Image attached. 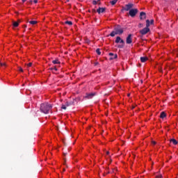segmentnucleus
Segmentation results:
<instances>
[{
	"instance_id": "f257e3e1",
	"label": "nucleus",
	"mask_w": 178,
	"mask_h": 178,
	"mask_svg": "<svg viewBox=\"0 0 178 178\" xmlns=\"http://www.w3.org/2000/svg\"><path fill=\"white\" fill-rule=\"evenodd\" d=\"M52 109V106L48 103L42 104L40 106V111L43 113H49Z\"/></svg>"
},
{
	"instance_id": "f03ea898",
	"label": "nucleus",
	"mask_w": 178,
	"mask_h": 178,
	"mask_svg": "<svg viewBox=\"0 0 178 178\" xmlns=\"http://www.w3.org/2000/svg\"><path fill=\"white\" fill-rule=\"evenodd\" d=\"M123 34V29L120 26H117L114 30L111 33V37H115V35H120Z\"/></svg>"
},
{
	"instance_id": "7ed1b4c3",
	"label": "nucleus",
	"mask_w": 178,
	"mask_h": 178,
	"mask_svg": "<svg viewBox=\"0 0 178 178\" xmlns=\"http://www.w3.org/2000/svg\"><path fill=\"white\" fill-rule=\"evenodd\" d=\"M150 30L149 28H144L143 29H141L139 33L140 34H141L142 35H145V34H147V33H149Z\"/></svg>"
},
{
	"instance_id": "20e7f679",
	"label": "nucleus",
	"mask_w": 178,
	"mask_h": 178,
	"mask_svg": "<svg viewBox=\"0 0 178 178\" xmlns=\"http://www.w3.org/2000/svg\"><path fill=\"white\" fill-rule=\"evenodd\" d=\"M138 13V10H137L136 8L131 9L129 10V15L131 17H134V16H136V15H137Z\"/></svg>"
},
{
	"instance_id": "39448f33",
	"label": "nucleus",
	"mask_w": 178,
	"mask_h": 178,
	"mask_svg": "<svg viewBox=\"0 0 178 178\" xmlns=\"http://www.w3.org/2000/svg\"><path fill=\"white\" fill-rule=\"evenodd\" d=\"M133 42V35L129 34L126 39V43L127 44H131Z\"/></svg>"
},
{
	"instance_id": "423d86ee",
	"label": "nucleus",
	"mask_w": 178,
	"mask_h": 178,
	"mask_svg": "<svg viewBox=\"0 0 178 178\" xmlns=\"http://www.w3.org/2000/svg\"><path fill=\"white\" fill-rule=\"evenodd\" d=\"M115 42V44H124V40H123V39H121L120 36H117Z\"/></svg>"
},
{
	"instance_id": "0eeeda50",
	"label": "nucleus",
	"mask_w": 178,
	"mask_h": 178,
	"mask_svg": "<svg viewBox=\"0 0 178 178\" xmlns=\"http://www.w3.org/2000/svg\"><path fill=\"white\" fill-rule=\"evenodd\" d=\"M133 6H134V5L132 3L127 4L125 6V8H124V10L127 12V11L130 10L131 9V8H133Z\"/></svg>"
},
{
	"instance_id": "6e6552de",
	"label": "nucleus",
	"mask_w": 178,
	"mask_h": 178,
	"mask_svg": "<svg viewBox=\"0 0 178 178\" xmlns=\"http://www.w3.org/2000/svg\"><path fill=\"white\" fill-rule=\"evenodd\" d=\"M140 20H144L147 17V15L144 12H141L140 14Z\"/></svg>"
},
{
	"instance_id": "1a4fd4ad",
	"label": "nucleus",
	"mask_w": 178,
	"mask_h": 178,
	"mask_svg": "<svg viewBox=\"0 0 178 178\" xmlns=\"http://www.w3.org/2000/svg\"><path fill=\"white\" fill-rule=\"evenodd\" d=\"M109 56H111L110 59L113 60L118 58V54H113V53H109Z\"/></svg>"
},
{
	"instance_id": "9d476101",
	"label": "nucleus",
	"mask_w": 178,
	"mask_h": 178,
	"mask_svg": "<svg viewBox=\"0 0 178 178\" xmlns=\"http://www.w3.org/2000/svg\"><path fill=\"white\" fill-rule=\"evenodd\" d=\"M106 8H99V9L97 10V13H104L105 12Z\"/></svg>"
},
{
	"instance_id": "9b49d317",
	"label": "nucleus",
	"mask_w": 178,
	"mask_h": 178,
	"mask_svg": "<svg viewBox=\"0 0 178 178\" xmlns=\"http://www.w3.org/2000/svg\"><path fill=\"white\" fill-rule=\"evenodd\" d=\"M95 93H88L86 94V98H88V99H91L92 97H95Z\"/></svg>"
},
{
	"instance_id": "f8f14e48",
	"label": "nucleus",
	"mask_w": 178,
	"mask_h": 178,
	"mask_svg": "<svg viewBox=\"0 0 178 178\" xmlns=\"http://www.w3.org/2000/svg\"><path fill=\"white\" fill-rule=\"evenodd\" d=\"M147 60H148V57H141L140 58V62H142L143 63L147 62Z\"/></svg>"
},
{
	"instance_id": "ddd939ff",
	"label": "nucleus",
	"mask_w": 178,
	"mask_h": 178,
	"mask_svg": "<svg viewBox=\"0 0 178 178\" xmlns=\"http://www.w3.org/2000/svg\"><path fill=\"white\" fill-rule=\"evenodd\" d=\"M161 119H165L166 118V113L165 112H161L160 115Z\"/></svg>"
},
{
	"instance_id": "4468645a",
	"label": "nucleus",
	"mask_w": 178,
	"mask_h": 178,
	"mask_svg": "<svg viewBox=\"0 0 178 178\" xmlns=\"http://www.w3.org/2000/svg\"><path fill=\"white\" fill-rule=\"evenodd\" d=\"M52 63H54V65H60V61H59V60L56 59V60H54L52 61Z\"/></svg>"
},
{
	"instance_id": "2eb2a0df",
	"label": "nucleus",
	"mask_w": 178,
	"mask_h": 178,
	"mask_svg": "<svg viewBox=\"0 0 178 178\" xmlns=\"http://www.w3.org/2000/svg\"><path fill=\"white\" fill-rule=\"evenodd\" d=\"M170 143H172V144H174V145H177V140H176V139H171Z\"/></svg>"
},
{
	"instance_id": "dca6fc26",
	"label": "nucleus",
	"mask_w": 178,
	"mask_h": 178,
	"mask_svg": "<svg viewBox=\"0 0 178 178\" xmlns=\"http://www.w3.org/2000/svg\"><path fill=\"white\" fill-rule=\"evenodd\" d=\"M149 24H150V22L149 19H147L146 21V28L149 29Z\"/></svg>"
},
{
	"instance_id": "f3484780",
	"label": "nucleus",
	"mask_w": 178,
	"mask_h": 178,
	"mask_svg": "<svg viewBox=\"0 0 178 178\" xmlns=\"http://www.w3.org/2000/svg\"><path fill=\"white\" fill-rule=\"evenodd\" d=\"M13 24L14 27H18L19 26V22H14Z\"/></svg>"
},
{
	"instance_id": "a211bd4d",
	"label": "nucleus",
	"mask_w": 178,
	"mask_h": 178,
	"mask_svg": "<svg viewBox=\"0 0 178 178\" xmlns=\"http://www.w3.org/2000/svg\"><path fill=\"white\" fill-rule=\"evenodd\" d=\"M118 0H113L110 1V3L112 5H116V3L118 2Z\"/></svg>"
},
{
	"instance_id": "6ab92c4d",
	"label": "nucleus",
	"mask_w": 178,
	"mask_h": 178,
	"mask_svg": "<svg viewBox=\"0 0 178 178\" xmlns=\"http://www.w3.org/2000/svg\"><path fill=\"white\" fill-rule=\"evenodd\" d=\"M30 24H32V26H34L37 24V21H29Z\"/></svg>"
},
{
	"instance_id": "aec40b11",
	"label": "nucleus",
	"mask_w": 178,
	"mask_h": 178,
	"mask_svg": "<svg viewBox=\"0 0 178 178\" xmlns=\"http://www.w3.org/2000/svg\"><path fill=\"white\" fill-rule=\"evenodd\" d=\"M0 66H1L2 67H6V63H1Z\"/></svg>"
},
{
	"instance_id": "412c9836",
	"label": "nucleus",
	"mask_w": 178,
	"mask_h": 178,
	"mask_svg": "<svg viewBox=\"0 0 178 178\" xmlns=\"http://www.w3.org/2000/svg\"><path fill=\"white\" fill-rule=\"evenodd\" d=\"M50 70H55V72H58V68L56 66H54V67L50 68Z\"/></svg>"
},
{
	"instance_id": "4be33fe9",
	"label": "nucleus",
	"mask_w": 178,
	"mask_h": 178,
	"mask_svg": "<svg viewBox=\"0 0 178 178\" xmlns=\"http://www.w3.org/2000/svg\"><path fill=\"white\" fill-rule=\"evenodd\" d=\"M65 24H69V26H72V24H73V23L71 21H67V22H65Z\"/></svg>"
},
{
	"instance_id": "5701e85b",
	"label": "nucleus",
	"mask_w": 178,
	"mask_h": 178,
	"mask_svg": "<svg viewBox=\"0 0 178 178\" xmlns=\"http://www.w3.org/2000/svg\"><path fill=\"white\" fill-rule=\"evenodd\" d=\"M96 52H97V55H101V51L99 50V49H97L96 50Z\"/></svg>"
},
{
	"instance_id": "b1692460",
	"label": "nucleus",
	"mask_w": 178,
	"mask_h": 178,
	"mask_svg": "<svg viewBox=\"0 0 178 178\" xmlns=\"http://www.w3.org/2000/svg\"><path fill=\"white\" fill-rule=\"evenodd\" d=\"M31 66H33V63H29L27 64V67H31Z\"/></svg>"
},
{
	"instance_id": "393cba45",
	"label": "nucleus",
	"mask_w": 178,
	"mask_h": 178,
	"mask_svg": "<svg viewBox=\"0 0 178 178\" xmlns=\"http://www.w3.org/2000/svg\"><path fill=\"white\" fill-rule=\"evenodd\" d=\"M97 3H98V1L93 0V1H92L93 5H97Z\"/></svg>"
},
{
	"instance_id": "a878e982",
	"label": "nucleus",
	"mask_w": 178,
	"mask_h": 178,
	"mask_svg": "<svg viewBox=\"0 0 178 178\" xmlns=\"http://www.w3.org/2000/svg\"><path fill=\"white\" fill-rule=\"evenodd\" d=\"M156 178H163L162 175H156Z\"/></svg>"
},
{
	"instance_id": "bb28decb",
	"label": "nucleus",
	"mask_w": 178,
	"mask_h": 178,
	"mask_svg": "<svg viewBox=\"0 0 178 178\" xmlns=\"http://www.w3.org/2000/svg\"><path fill=\"white\" fill-rule=\"evenodd\" d=\"M152 145H156V142H155V141H152Z\"/></svg>"
},
{
	"instance_id": "cd10ccee",
	"label": "nucleus",
	"mask_w": 178,
	"mask_h": 178,
	"mask_svg": "<svg viewBox=\"0 0 178 178\" xmlns=\"http://www.w3.org/2000/svg\"><path fill=\"white\" fill-rule=\"evenodd\" d=\"M143 24H138V27H139L140 29H141V27H143Z\"/></svg>"
},
{
	"instance_id": "c85d7f7f",
	"label": "nucleus",
	"mask_w": 178,
	"mask_h": 178,
	"mask_svg": "<svg viewBox=\"0 0 178 178\" xmlns=\"http://www.w3.org/2000/svg\"><path fill=\"white\" fill-rule=\"evenodd\" d=\"M118 48H123V44H120L118 46Z\"/></svg>"
},
{
	"instance_id": "c756f323",
	"label": "nucleus",
	"mask_w": 178,
	"mask_h": 178,
	"mask_svg": "<svg viewBox=\"0 0 178 178\" xmlns=\"http://www.w3.org/2000/svg\"><path fill=\"white\" fill-rule=\"evenodd\" d=\"M61 108H62V109H66V106L63 105Z\"/></svg>"
},
{
	"instance_id": "7c9ffc66",
	"label": "nucleus",
	"mask_w": 178,
	"mask_h": 178,
	"mask_svg": "<svg viewBox=\"0 0 178 178\" xmlns=\"http://www.w3.org/2000/svg\"><path fill=\"white\" fill-rule=\"evenodd\" d=\"M150 24H154V19L150 20Z\"/></svg>"
},
{
	"instance_id": "2f4dec72",
	"label": "nucleus",
	"mask_w": 178,
	"mask_h": 178,
	"mask_svg": "<svg viewBox=\"0 0 178 178\" xmlns=\"http://www.w3.org/2000/svg\"><path fill=\"white\" fill-rule=\"evenodd\" d=\"M19 72H23V68H22V67H19Z\"/></svg>"
},
{
	"instance_id": "473e14b6",
	"label": "nucleus",
	"mask_w": 178,
	"mask_h": 178,
	"mask_svg": "<svg viewBox=\"0 0 178 178\" xmlns=\"http://www.w3.org/2000/svg\"><path fill=\"white\" fill-rule=\"evenodd\" d=\"M33 2H34V3H38V0H34Z\"/></svg>"
},
{
	"instance_id": "72a5a7b5",
	"label": "nucleus",
	"mask_w": 178,
	"mask_h": 178,
	"mask_svg": "<svg viewBox=\"0 0 178 178\" xmlns=\"http://www.w3.org/2000/svg\"><path fill=\"white\" fill-rule=\"evenodd\" d=\"M106 155H109V152H106Z\"/></svg>"
},
{
	"instance_id": "f704fd0d",
	"label": "nucleus",
	"mask_w": 178,
	"mask_h": 178,
	"mask_svg": "<svg viewBox=\"0 0 178 178\" xmlns=\"http://www.w3.org/2000/svg\"><path fill=\"white\" fill-rule=\"evenodd\" d=\"M26 1H27V0H22V2H26Z\"/></svg>"
},
{
	"instance_id": "c9c22d12",
	"label": "nucleus",
	"mask_w": 178,
	"mask_h": 178,
	"mask_svg": "<svg viewBox=\"0 0 178 178\" xmlns=\"http://www.w3.org/2000/svg\"><path fill=\"white\" fill-rule=\"evenodd\" d=\"M109 173H110L109 171H107V172H106V174H109Z\"/></svg>"
},
{
	"instance_id": "e433bc0d",
	"label": "nucleus",
	"mask_w": 178,
	"mask_h": 178,
	"mask_svg": "<svg viewBox=\"0 0 178 178\" xmlns=\"http://www.w3.org/2000/svg\"><path fill=\"white\" fill-rule=\"evenodd\" d=\"M63 172H65V168L63 169Z\"/></svg>"
},
{
	"instance_id": "4c0bfd02",
	"label": "nucleus",
	"mask_w": 178,
	"mask_h": 178,
	"mask_svg": "<svg viewBox=\"0 0 178 178\" xmlns=\"http://www.w3.org/2000/svg\"><path fill=\"white\" fill-rule=\"evenodd\" d=\"M99 1H101V0H97V2H99Z\"/></svg>"
},
{
	"instance_id": "58836bf2",
	"label": "nucleus",
	"mask_w": 178,
	"mask_h": 178,
	"mask_svg": "<svg viewBox=\"0 0 178 178\" xmlns=\"http://www.w3.org/2000/svg\"><path fill=\"white\" fill-rule=\"evenodd\" d=\"M31 2H33L32 1H30V3H31Z\"/></svg>"
}]
</instances>
